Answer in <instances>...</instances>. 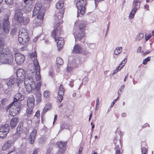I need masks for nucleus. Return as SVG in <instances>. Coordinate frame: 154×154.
I'll return each instance as SVG.
<instances>
[{
  "label": "nucleus",
  "instance_id": "f257e3e1",
  "mask_svg": "<svg viewBox=\"0 0 154 154\" xmlns=\"http://www.w3.org/2000/svg\"><path fill=\"white\" fill-rule=\"evenodd\" d=\"M28 76L25 79L24 83L25 87L27 91L29 93L32 91L34 92L36 91L40 90V88L41 85V82H37L36 85L34 81V79L38 81L40 80H37L35 78V71H30V72H27Z\"/></svg>",
  "mask_w": 154,
  "mask_h": 154
},
{
  "label": "nucleus",
  "instance_id": "f03ea898",
  "mask_svg": "<svg viewBox=\"0 0 154 154\" xmlns=\"http://www.w3.org/2000/svg\"><path fill=\"white\" fill-rule=\"evenodd\" d=\"M29 57L35 58L33 60V63L30 64L28 66V69L31 71H35V78L37 80L41 79L40 74V68L38 61L36 59L37 54L36 52L31 53L29 55Z\"/></svg>",
  "mask_w": 154,
  "mask_h": 154
},
{
  "label": "nucleus",
  "instance_id": "7ed1b4c3",
  "mask_svg": "<svg viewBox=\"0 0 154 154\" xmlns=\"http://www.w3.org/2000/svg\"><path fill=\"white\" fill-rule=\"evenodd\" d=\"M0 62L3 63L11 64L14 59L12 54L9 51H2L0 52Z\"/></svg>",
  "mask_w": 154,
  "mask_h": 154
},
{
  "label": "nucleus",
  "instance_id": "20e7f679",
  "mask_svg": "<svg viewBox=\"0 0 154 154\" xmlns=\"http://www.w3.org/2000/svg\"><path fill=\"white\" fill-rule=\"evenodd\" d=\"M10 16L9 14H6L5 16L2 21V27L0 26V35L2 34L3 32L8 33L10 29L11 25L9 21Z\"/></svg>",
  "mask_w": 154,
  "mask_h": 154
},
{
  "label": "nucleus",
  "instance_id": "39448f33",
  "mask_svg": "<svg viewBox=\"0 0 154 154\" xmlns=\"http://www.w3.org/2000/svg\"><path fill=\"white\" fill-rule=\"evenodd\" d=\"M64 11L63 9L61 11V12L56 13L54 16V26L55 29L57 30H60V27L59 26L60 24L63 22L62 18Z\"/></svg>",
  "mask_w": 154,
  "mask_h": 154
},
{
  "label": "nucleus",
  "instance_id": "423d86ee",
  "mask_svg": "<svg viewBox=\"0 0 154 154\" xmlns=\"http://www.w3.org/2000/svg\"><path fill=\"white\" fill-rule=\"evenodd\" d=\"M60 30H57V29H54L52 34V37L54 38L55 41L57 42V47L59 50L62 48L64 44L63 38L61 37H57L60 34Z\"/></svg>",
  "mask_w": 154,
  "mask_h": 154
},
{
  "label": "nucleus",
  "instance_id": "0eeeda50",
  "mask_svg": "<svg viewBox=\"0 0 154 154\" xmlns=\"http://www.w3.org/2000/svg\"><path fill=\"white\" fill-rule=\"evenodd\" d=\"M18 40L22 45L27 43L29 40L28 33L26 30L24 29H20L18 35Z\"/></svg>",
  "mask_w": 154,
  "mask_h": 154
},
{
  "label": "nucleus",
  "instance_id": "6e6552de",
  "mask_svg": "<svg viewBox=\"0 0 154 154\" xmlns=\"http://www.w3.org/2000/svg\"><path fill=\"white\" fill-rule=\"evenodd\" d=\"M85 60V58L81 57L79 59V58H73L71 60L69 59L68 64L66 67V70L68 72H70L73 69L72 66L78 65L81 64Z\"/></svg>",
  "mask_w": 154,
  "mask_h": 154
},
{
  "label": "nucleus",
  "instance_id": "1a4fd4ad",
  "mask_svg": "<svg viewBox=\"0 0 154 154\" xmlns=\"http://www.w3.org/2000/svg\"><path fill=\"white\" fill-rule=\"evenodd\" d=\"M42 4L40 3H36L33 12L32 16H35L37 14V18L42 20L44 14L42 11Z\"/></svg>",
  "mask_w": 154,
  "mask_h": 154
},
{
  "label": "nucleus",
  "instance_id": "9d476101",
  "mask_svg": "<svg viewBox=\"0 0 154 154\" xmlns=\"http://www.w3.org/2000/svg\"><path fill=\"white\" fill-rule=\"evenodd\" d=\"M21 106L20 102L12 103L9 106L10 107L9 110L10 115L12 116H14L18 114L20 109Z\"/></svg>",
  "mask_w": 154,
  "mask_h": 154
},
{
  "label": "nucleus",
  "instance_id": "9b49d317",
  "mask_svg": "<svg viewBox=\"0 0 154 154\" xmlns=\"http://www.w3.org/2000/svg\"><path fill=\"white\" fill-rule=\"evenodd\" d=\"M30 70L28 69V70L26 72L27 77L28 76V74L27 72H30ZM16 75L17 76V79L18 80V82H17V85L18 86L22 82L26 76V73L25 70L22 69H19L17 70L16 72Z\"/></svg>",
  "mask_w": 154,
  "mask_h": 154
},
{
  "label": "nucleus",
  "instance_id": "f8f14e48",
  "mask_svg": "<svg viewBox=\"0 0 154 154\" xmlns=\"http://www.w3.org/2000/svg\"><path fill=\"white\" fill-rule=\"evenodd\" d=\"M76 6L78 12H79L82 15H83L85 11V5L86 4V0H76Z\"/></svg>",
  "mask_w": 154,
  "mask_h": 154
},
{
  "label": "nucleus",
  "instance_id": "ddd939ff",
  "mask_svg": "<svg viewBox=\"0 0 154 154\" xmlns=\"http://www.w3.org/2000/svg\"><path fill=\"white\" fill-rule=\"evenodd\" d=\"M9 127L8 124H6L0 127V137L1 138H5L8 133Z\"/></svg>",
  "mask_w": 154,
  "mask_h": 154
},
{
  "label": "nucleus",
  "instance_id": "4468645a",
  "mask_svg": "<svg viewBox=\"0 0 154 154\" xmlns=\"http://www.w3.org/2000/svg\"><path fill=\"white\" fill-rule=\"evenodd\" d=\"M74 35L75 38V40H80L84 38L85 35L84 31L77 30L74 32Z\"/></svg>",
  "mask_w": 154,
  "mask_h": 154
},
{
  "label": "nucleus",
  "instance_id": "2eb2a0df",
  "mask_svg": "<svg viewBox=\"0 0 154 154\" xmlns=\"http://www.w3.org/2000/svg\"><path fill=\"white\" fill-rule=\"evenodd\" d=\"M25 60V57L23 55L19 53L15 55V60L17 64H21L23 63Z\"/></svg>",
  "mask_w": 154,
  "mask_h": 154
},
{
  "label": "nucleus",
  "instance_id": "dca6fc26",
  "mask_svg": "<svg viewBox=\"0 0 154 154\" xmlns=\"http://www.w3.org/2000/svg\"><path fill=\"white\" fill-rule=\"evenodd\" d=\"M23 13L20 10H17L14 15V18L17 22L20 23L23 19Z\"/></svg>",
  "mask_w": 154,
  "mask_h": 154
},
{
  "label": "nucleus",
  "instance_id": "f3484780",
  "mask_svg": "<svg viewBox=\"0 0 154 154\" xmlns=\"http://www.w3.org/2000/svg\"><path fill=\"white\" fill-rule=\"evenodd\" d=\"M24 96L21 94L20 93H17L14 95V101L12 103H15L16 102H19L17 101H22L24 99Z\"/></svg>",
  "mask_w": 154,
  "mask_h": 154
},
{
  "label": "nucleus",
  "instance_id": "a211bd4d",
  "mask_svg": "<svg viewBox=\"0 0 154 154\" xmlns=\"http://www.w3.org/2000/svg\"><path fill=\"white\" fill-rule=\"evenodd\" d=\"M35 99L32 96L29 97L27 100V105L28 108H32L34 105Z\"/></svg>",
  "mask_w": 154,
  "mask_h": 154
},
{
  "label": "nucleus",
  "instance_id": "6ab92c4d",
  "mask_svg": "<svg viewBox=\"0 0 154 154\" xmlns=\"http://www.w3.org/2000/svg\"><path fill=\"white\" fill-rule=\"evenodd\" d=\"M75 54L82 53V49L79 45L75 44L72 51Z\"/></svg>",
  "mask_w": 154,
  "mask_h": 154
},
{
  "label": "nucleus",
  "instance_id": "aec40b11",
  "mask_svg": "<svg viewBox=\"0 0 154 154\" xmlns=\"http://www.w3.org/2000/svg\"><path fill=\"white\" fill-rule=\"evenodd\" d=\"M15 142V140H12L11 139L8 141L5 145L3 146L2 149L4 150L12 146Z\"/></svg>",
  "mask_w": 154,
  "mask_h": 154
},
{
  "label": "nucleus",
  "instance_id": "412c9836",
  "mask_svg": "<svg viewBox=\"0 0 154 154\" xmlns=\"http://www.w3.org/2000/svg\"><path fill=\"white\" fill-rule=\"evenodd\" d=\"M78 25L79 26V30L84 31L86 27V25L85 23L82 21H77L75 23V25L76 26Z\"/></svg>",
  "mask_w": 154,
  "mask_h": 154
},
{
  "label": "nucleus",
  "instance_id": "4be33fe9",
  "mask_svg": "<svg viewBox=\"0 0 154 154\" xmlns=\"http://www.w3.org/2000/svg\"><path fill=\"white\" fill-rule=\"evenodd\" d=\"M36 131L35 130H34L30 133V136L29 138V139L30 141V143L31 144H32L34 142V140L36 136Z\"/></svg>",
  "mask_w": 154,
  "mask_h": 154
},
{
  "label": "nucleus",
  "instance_id": "5701e85b",
  "mask_svg": "<svg viewBox=\"0 0 154 154\" xmlns=\"http://www.w3.org/2000/svg\"><path fill=\"white\" fill-rule=\"evenodd\" d=\"M17 82H18V80H17L16 78H14L10 79L7 82V85L8 87H11L15 85H17Z\"/></svg>",
  "mask_w": 154,
  "mask_h": 154
},
{
  "label": "nucleus",
  "instance_id": "b1692460",
  "mask_svg": "<svg viewBox=\"0 0 154 154\" xmlns=\"http://www.w3.org/2000/svg\"><path fill=\"white\" fill-rule=\"evenodd\" d=\"M36 96V101L37 103H39L42 100V94L39 90L36 91L34 93Z\"/></svg>",
  "mask_w": 154,
  "mask_h": 154
},
{
  "label": "nucleus",
  "instance_id": "393cba45",
  "mask_svg": "<svg viewBox=\"0 0 154 154\" xmlns=\"http://www.w3.org/2000/svg\"><path fill=\"white\" fill-rule=\"evenodd\" d=\"M18 119L16 117L12 118L10 121V126L11 128H13L15 127L18 123Z\"/></svg>",
  "mask_w": 154,
  "mask_h": 154
},
{
  "label": "nucleus",
  "instance_id": "a878e982",
  "mask_svg": "<svg viewBox=\"0 0 154 154\" xmlns=\"http://www.w3.org/2000/svg\"><path fill=\"white\" fill-rule=\"evenodd\" d=\"M42 20L37 18H35L33 21V26L35 27L40 26L42 23Z\"/></svg>",
  "mask_w": 154,
  "mask_h": 154
},
{
  "label": "nucleus",
  "instance_id": "bb28decb",
  "mask_svg": "<svg viewBox=\"0 0 154 154\" xmlns=\"http://www.w3.org/2000/svg\"><path fill=\"white\" fill-rule=\"evenodd\" d=\"M63 1H59L56 3V7L57 8L60 9L59 12H61L62 9H63L64 10L63 8Z\"/></svg>",
  "mask_w": 154,
  "mask_h": 154
},
{
  "label": "nucleus",
  "instance_id": "cd10ccee",
  "mask_svg": "<svg viewBox=\"0 0 154 154\" xmlns=\"http://www.w3.org/2000/svg\"><path fill=\"white\" fill-rule=\"evenodd\" d=\"M51 104L48 103L45 105V106L42 112V115L44 114L47 111L51 108Z\"/></svg>",
  "mask_w": 154,
  "mask_h": 154
},
{
  "label": "nucleus",
  "instance_id": "c85d7f7f",
  "mask_svg": "<svg viewBox=\"0 0 154 154\" xmlns=\"http://www.w3.org/2000/svg\"><path fill=\"white\" fill-rule=\"evenodd\" d=\"M140 0H134L133 2V8H136L137 10L140 8Z\"/></svg>",
  "mask_w": 154,
  "mask_h": 154
},
{
  "label": "nucleus",
  "instance_id": "c756f323",
  "mask_svg": "<svg viewBox=\"0 0 154 154\" xmlns=\"http://www.w3.org/2000/svg\"><path fill=\"white\" fill-rule=\"evenodd\" d=\"M23 19H22V21L20 23L24 25H26L29 22V19L28 17H23Z\"/></svg>",
  "mask_w": 154,
  "mask_h": 154
},
{
  "label": "nucleus",
  "instance_id": "7c9ffc66",
  "mask_svg": "<svg viewBox=\"0 0 154 154\" xmlns=\"http://www.w3.org/2000/svg\"><path fill=\"white\" fill-rule=\"evenodd\" d=\"M137 9L136 8H133L132 10L131 11L130 13V14L129 16V18L130 19H132L134 18L135 14L136 13L137 11Z\"/></svg>",
  "mask_w": 154,
  "mask_h": 154
},
{
  "label": "nucleus",
  "instance_id": "2f4dec72",
  "mask_svg": "<svg viewBox=\"0 0 154 154\" xmlns=\"http://www.w3.org/2000/svg\"><path fill=\"white\" fill-rule=\"evenodd\" d=\"M57 143L58 146L60 148V149H59L60 150L64 149V148L66 145V142L62 141H60Z\"/></svg>",
  "mask_w": 154,
  "mask_h": 154
},
{
  "label": "nucleus",
  "instance_id": "473e14b6",
  "mask_svg": "<svg viewBox=\"0 0 154 154\" xmlns=\"http://www.w3.org/2000/svg\"><path fill=\"white\" fill-rule=\"evenodd\" d=\"M122 47H118L114 50V54L116 55H118L122 52Z\"/></svg>",
  "mask_w": 154,
  "mask_h": 154
},
{
  "label": "nucleus",
  "instance_id": "72a5a7b5",
  "mask_svg": "<svg viewBox=\"0 0 154 154\" xmlns=\"http://www.w3.org/2000/svg\"><path fill=\"white\" fill-rule=\"evenodd\" d=\"M64 90L63 88V86L61 85L59 88V91L58 92V94L60 95L64 94Z\"/></svg>",
  "mask_w": 154,
  "mask_h": 154
},
{
  "label": "nucleus",
  "instance_id": "f704fd0d",
  "mask_svg": "<svg viewBox=\"0 0 154 154\" xmlns=\"http://www.w3.org/2000/svg\"><path fill=\"white\" fill-rule=\"evenodd\" d=\"M32 108H28L26 110V115L27 117H30L31 115L32 111Z\"/></svg>",
  "mask_w": 154,
  "mask_h": 154
},
{
  "label": "nucleus",
  "instance_id": "c9c22d12",
  "mask_svg": "<svg viewBox=\"0 0 154 154\" xmlns=\"http://www.w3.org/2000/svg\"><path fill=\"white\" fill-rule=\"evenodd\" d=\"M143 34L142 33H140L137 36L136 40V41H139L141 40L143 38Z\"/></svg>",
  "mask_w": 154,
  "mask_h": 154
},
{
  "label": "nucleus",
  "instance_id": "e433bc0d",
  "mask_svg": "<svg viewBox=\"0 0 154 154\" xmlns=\"http://www.w3.org/2000/svg\"><path fill=\"white\" fill-rule=\"evenodd\" d=\"M69 127V125L68 124L65 123H62L61 125L60 129L61 130H62L64 128L68 129Z\"/></svg>",
  "mask_w": 154,
  "mask_h": 154
},
{
  "label": "nucleus",
  "instance_id": "4c0bfd02",
  "mask_svg": "<svg viewBox=\"0 0 154 154\" xmlns=\"http://www.w3.org/2000/svg\"><path fill=\"white\" fill-rule=\"evenodd\" d=\"M22 124H19L17 128V133L20 134L23 132Z\"/></svg>",
  "mask_w": 154,
  "mask_h": 154
},
{
  "label": "nucleus",
  "instance_id": "58836bf2",
  "mask_svg": "<svg viewBox=\"0 0 154 154\" xmlns=\"http://www.w3.org/2000/svg\"><path fill=\"white\" fill-rule=\"evenodd\" d=\"M4 43L3 41L0 40V52L5 51V49H4Z\"/></svg>",
  "mask_w": 154,
  "mask_h": 154
},
{
  "label": "nucleus",
  "instance_id": "ea45409f",
  "mask_svg": "<svg viewBox=\"0 0 154 154\" xmlns=\"http://www.w3.org/2000/svg\"><path fill=\"white\" fill-rule=\"evenodd\" d=\"M50 93L48 91H45L43 94V96L45 98H47L50 96Z\"/></svg>",
  "mask_w": 154,
  "mask_h": 154
},
{
  "label": "nucleus",
  "instance_id": "a19ab883",
  "mask_svg": "<svg viewBox=\"0 0 154 154\" xmlns=\"http://www.w3.org/2000/svg\"><path fill=\"white\" fill-rule=\"evenodd\" d=\"M57 63V64L61 65L63 64V61L62 59L60 57H57L56 60Z\"/></svg>",
  "mask_w": 154,
  "mask_h": 154
},
{
  "label": "nucleus",
  "instance_id": "79ce46f5",
  "mask_svg": "<svg viewBox=\"0 0 154 154\" xmlns=\"http://www.w3.org/2000/svg\"><path fill=\"white\" fill-rule=\"evenodd\" d=\"M13 139H11L12 140H15V142L16 140L19 137L20 134L18 133H16L15 134L13 135Z\"/></svg>",
  "mask_w": 154,
  "mask_h": 154
},
{
  "label": "nucleus",
  "instance_id": "37998d69",
  "mask_svg": "<svg viewBox=\"0 0 154 154\" xmlns=\"http://www.w3.org/2000/svg\"><path fill=\"white\" fill-rule=\"evenodd\" d=\"M150 57H147L146 58L144 59L143 61V63L144 65L146 64L147 62L148 61H149L150 60Z\"/></svg>",
  "mask_w": 154,
  "mask_h": 154
},
{
  "label": "nucleus",
  "instance_id": "c03bdc74",
  "mask_svg": "<svg viewBox=\"0 0 154 154\" xmlns=\"http://www.w3.org/2000/svg\"><path fill=\"white\" fill-rule=\"evenodd\" d=\"M64 95H60L58 94V95L57 96V100L59 101L60 102H61L63 100V96Z\"/></svg>",
  "mask_w": 154,
  "mask_h": 154
},
{
  "label": "nucleus",
  "instance_id": "a18cd8bd",
  "mask_svg": "<svg viewBox=\"0 0 154 154\" xmlns=\"http://www.w3.org/2000/svg\"><path fill=\"white\" fill-rule=\"evenodd\" d=\"M124 88V85H122L121 86L120 88L119 89V91L118 92V94L119 95V94H121L122 91L123 90Z\"/></svg>",
  "mask_w": 154,
  "mask_h": 154
},
{
  "label": "nucleus",
  "instance_id": "49530a36",
  "mask_svg": "<svg viewBox=\"0 0 154 154\" xmlns=\"http://www.w3.org/2000/svg\"><path fill=\"white\" fill-rule=\"evenodd\" d=\"M141 152L142 154H146L147 152V150L145 148L142 147L141 148Z\"/></svg>",
  "mask_w": 154,
  "mask_h": 154
},
{
  "label": "nucleus",
  "instance_id": "de8ad7c7",
  "mask_svg": "<svg viewBox=\"0 0 154 154\" xmlns=\"http://www.w3.org/2000/svg\"><path fill=\"white\" fill-rule=\"evenodd\" d=\"M16 31V28H14L11 30V33L12 35H14L15 34Z\"/></svg>",
  "mask_w": 154,
  "mask_h": 154
},
{
  "label": "nucleus",
  "instance_id": "09e8293b",
  "mask_svg": "<svg viewBox=\"0 0 154 154\" xmlns=\"http://www.w3.org/2000/svg\"><path fill=\"white\" fill-rule=\"evenodd\" d=\"M89 47L91 49H94L96 47V45L94 43H90L89 45Z\"/></svg>",
  "mask_w": 154,
  "mask_h": 154
},
{
  "label": "nucleus",
  "instance_id": "8fccbe9b",
  "mask_svg": "<svg viewBox=\"0 0 154 154\" xmlns=\"http://www.w3.org/2000/svg\"><path fill=\"white\" fill-rule=\"evenodd\" d=\"M13 0H5V3L8 5H11L13 3Z\"/></svg>",
  "mask_w": 154,
  "mask_h": 154
},
{
  "label": "nucleus",
  "instance_id": "3c124183",
  "mask_svg": "<svg viewBox=\"0 0 154 154\" xmlns=\"http://www.w3.org/2000/svg\"><path fill=\"white\" fill-rule=\"evenodd\" d=\"M65 151V149L62 150L59 149L58 151L56 153V154H63Z\"/></svg>",
  "mask_w": 154,
  "mask_h": 154
},
{
  "label": "nucleus",
  "instance_id": "603ef678",
  "mask_svg": "<svg viewBox=\"0 0 154 154\" xmlns=\"http://www.w3.org/2000/svg\"><path fill=\"white\" fill-rule=\"evenodd\" d=\"M125 65V63H123L122 62L118 66L117 68H119L120 70Z\"/></svg>",
  "mask_w": 154,
  "mask_h": 154
},
{
  "label": "nucleus",
  "instance_id": "864d4df0",
  "mask_svg": "<svg viewBox=\"0 0 154 154\" xmlns=\"http://www.w3.org/2000/svg\"><path fill=\"white\" fill-rule=\"evenodd\" d=\"M46 140V138H44L43 137H42L39 139V141L40 143H44Z\"/></svg>",
  "mask_w": 154,
  "mask_h": 154
},
{
  "label": "nucleus",
  "instance_id": "5fc2aeb1",
  "mask_svg": "<svg viewBox=\"0 0 154 154\" xmlns=\"http://www.w3.org/2000/svg\"><path fill=\"white\" fill-rule=\"evenodd\" d=\"M152 35L151 34H149L148 35H145V39L146 41H147L151 37Z\"/></svg>",
  "mask_w": 154,
  "mask_h": 154
},
{
  "label": "nucleus",
  "instance_id": "6e6d98bb",
  "mask_svg": "<svg viewBox=\"0 0 154 154\" xmlns=\"http://www.w3.org/2000/svg\"><path fill=\"white\" fill-rule=\"evenodd\" d=\"M40 115V111H37L35 113V118H36L38 119V117H39Z\"/></svg>",
  "mask_w": 154,
  "mask_h": 154
},
{
  "label": "nucleus",
  "instance_id": "4d7b16f0",
  "mask_svg": "<svg viewBox=\"0 0 154 154\" xmlns=\"http://www.w3.org/2000/svg\"><path fill=\"white\" fill-rule=\"evenodd\" d=\"M7 101V100L6 99H3L1 101V103L2 104V105H3L5 104V103Z\"/></svg>",
  "mask_w": 154,
  "mask_h": 154
},
{
  "label": "nucleus",
  "instance_id": "13d9d810",
  "mask_svg": "<svg viewBox=\"0 0 154 154\" xmlns=\"http://www.w3.org/2000/svg\"><path fill=\"white\" fill-rule=\"evenodd\" d=\"M13 50L14 52V54L15 55L17 54H18V51L17 49L16 48H14Z\"/></svg>",
  "mask_w": 154,
  "mask_h": 154
},
{
  "label": "nucleus",
  "instance_id": "bf43d9fd",
  "mask_svg": "<svg viewBox=\"0 0 154 154\" xmlns=\"http://www.w3.org/2000/svg\"><path fill=\"white\" fill-rule=\"evenodd\" d=\"M119 70V68H117L113 72L112 75H113L116 73Z\"/></svg>",
  "mask_w": 154,
  "mask_h": 154
},
{
  "label": "nucleus",
  "instance_id": "052dcab7",
  "mask_svg": "<svg viewBox=\"0 0 154 154\" xmlns=\"http://www.w3.org/2000/svg\"><path fill=\"white\" fill-rule=\"evenodd\" d=\"M99 98L97 97L96 100V105H99Z\"/></svg>",
  "mask_w": 154,
  "mask_h": 154
},
{
  "label": "nucleus",
  "instance_id": "680f3d73",
  "mask_svg": "<svg viewBox=\"0 0 154 154\" xmlns=\"http://www.w3.org/2000/svg\"><path fill=\"white\" fill-rule=\"evenodd\" d=\"M38 151V149H35L34 150L32 154H37Z\"/></svg>",
  "mask_w": 154,
  "mask_h": 154
},
{
  "label": "nucleus",
  "instance_id": "e2e57ef3",
  "mask_svg": "<svg viewBox=\"0 0 154 154\" xmlns=\"http://www.w3.org/2000/svg\"><path fill=\"white\" fill-rule=\"evenodd\" d=\"M73 81H71L69 84V85L72 88L74 84H73Z\"/></svg>",
  "mask_w": 154,
  "mask_h": 154
},
{
  "label": "nucleus",
  "instance_id": "0e129e2a",
  "mask_svg": "<svg viewBox=\"0 0 154 154\" xmlns=\"http://www.w3.org/2000/svg\"><path fill=\"white\" fill-rule=\"evenodd\" d=\"M83 148L82 147H81L79 149V151H78V154H81L82 152V150Z\"/></svg>",
  "mask_w": 154,
  "mask_h": 154
},
{
  "label": "nucleus",
  "instance_id": "69168bd1",
  "mask_svg": "<svg viewBox=\"0 0 154 154\" xmlns=\"http://www.w3.org/2000/svg\"><path fill=\"white\" fill-rule=\"evenodd\" d=\"M126 116V114L125 112H123L121 114V116L122 117H125Z\"/></svg>",
  "mask_w": 154,
  "mask_h": 154
},
{
  "label": "nucleus",
  "instance_id": "338daca9",
  "mask_svg": "<svg viewBox=\"0 0 154 154\" xmlns=\"http://www.w3.org/2000/svg\"><path fill=\"white\" fill-rule=\"evenodd\" d=\"M82 54H85L86 56H87L89 54V52L88 51H85L84 52L82 51Z\"/></svg>",
  "mask_w": 154,
  "mask_h": 154
},
{
  "label": "nucleus",
  "instance_id": "774afa93",
  "mask_svg": "<svg viewBox=\"0 0 154 154\" xmlns=\"http://www.w3.org/2000/svg\"><path fill=\"white\" fill-rule=\"evenodd\" d=\"M141 51V47L140 46L138 47L137 50V53H140Z\"/></svg>",
  "mask_w": 154,
  "mask_h": 154
}]
</instances>
